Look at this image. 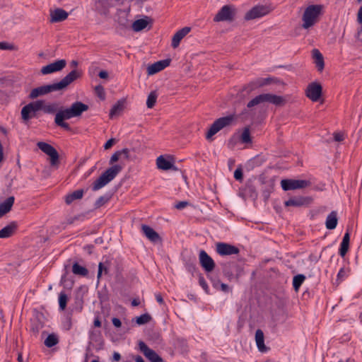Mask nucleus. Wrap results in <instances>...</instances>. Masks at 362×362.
Instances as JSON below:
<instances>
[{
  "label": "nucleus",
  "mask_w": 362,
  "mask_h": 362,
  "mask_svg": "<svg viewBox=\"0 0 362 362\" xmlns=\"http://www.w3.org/2000/svg\"><path fill=\"white\" fill-rule=\"evenodd\" d=\"M45 95L44 86H40L35 88H33L29 94L30 99H35L40 95Z\"/></svg>",
  "instance_id": "58836bf2"
},
{
  "label": "nucleus",
  "mask_w": 362,
  "mask_h": 362,
  "mask_svg": "<svg viewBox=\"0 0 362 362\" xmlns=\"http://www.w3.org/2000/svg\"><path fill=\"white\" fill-rule=\"evenodd\" d=\"M273 11V8L270 5L258 4L250 9L245 15V21H251L264 17Z\"/></svg>",
  "instance_id": "423d86ee"
},
{
  "label": "nucleus",
  "mask_w": 362,
  "mask_h": 362,
  "mask_svg": "<svg viewBox=\"0 0 362 362\" xmlns=\"http://www.w3.org/2000/svg\"><path fill=\"white\" fill-rule=\"evenodd\" d=\"M98 76L100 78H103V79L107 78H108V73L106 71H100L99 72V74H98Z\"/></svg>",
  "instance_id": "69168bd1"
},
{
  "label": "nucleus",
  "mask_w": 362,
  "mask_h": 362,
  "mask_svg": "<svg viewBox=\"0 0 362 362\" xmlns=\"http://www.w3.org/2000/svg\"><path fill=\"white\" fill-rule=\"evenodd\" d=\"M111 198V196L109 194H105L103 196H100L98 199L95 201L94 204L95 209H99L103 205H105L106 203H107Z\"/></svg>",
  "instance_id": "4c0bfd02"
},
{
  "label": "nucleus",
  "mask_w": 362,
  "mask_h": 362,
  "mask_svg": "<svg viewBox=\"0 0 362 362\" xmlns=\"http://www.w3.org/2000/svg\"><path fill=\"white\" fill-rule=\"evenodd\" d=\"M235 120L233 115H227L216 119L206 134V139H210L214 135L225 127H230Z\"/></svg>",
  "instance_id": "39448f33"
},
{
  "label": "nucleus",
  "mask_w": 362,
  "mask_h": 362,
  "mask_svg": "<svg viewBox=\"0 0 362 362\" xmlns=\"http://www.w3.org/2000/svg\"><path fill=\"white\" fill-rule=\"evenodd\" d=\"M115 143V139L112 138V139L107 140L106 141V143L105 144V145H104V148L105 150H107V149L110 148L113 146V144Z\"/></svg>",
  "instance_id": "13d9d810"
},
{
  "label": "nucleus",
  "mask_w": 362,
  "mask_h": 362,
  "mask_svg": "<svg viewBox=\"0 0 362 362\" xmlns=\"http://www.w3.org/2000/svg\"><path fill=\"white\" fill-rule=\"evenodd\" d=\"M157 97L158 95L156 91H151L149 93L146 100V106L148 108H152L154 107L156 103Z\"/></svg>",
  "instance_id": "ea45409f"
},
{
  "label": "nucleus",
  "mask_w": 362,
  "mask_h": 362,
  "mask_svg": "<svg viewBox=\"0 0 362 362\" xmlns=\"http://www.w3.org/2000/svg\"><path fill=\"white\" fill-rule=\"evenodd\" d=\"M190 27H184L182 29L177 31L173 36L171 46L173 48H177L180 41L190 32Z\"/></svg>",
  "instance_id": "aec40b11"
},
{
  "label": "nucleus",
  "mask_w": 362,
  "mask_h": 362,
  "mask_svg": "<svg viewBox=\"0 0 362 362\" xmlns=\"http://www.w3.org/2000/svg\"><path fill=\"white\" fill-rule=\"evenodd\" d=\"M156 165L159 169L168 170H173L174 171L178 170V168L173 165V163L166 160L163 156H160L156 159Z\"/></svg>",
  "instance_id": "4be33fe9"
},
{
  "label": "nucleus",
  "mask_w": 362,
  "mask_h": 362,
  "mask_svg": "<svg viewBox=\"0 0 362 362\" xmlns=\"http://www.w3.org/2000/svg\"><path fill=\"white\" fill-rule=\"evenodd\" d=\"M322 93V87L320 83L312 82L305 89V95L313 102L320 100Z\"/></svg>",
  "instance_id": "9b49d317"
},
{
  "label": "nucleus",
  "mask_w": 362,
  "mask_h": 362,
  "mask_svg": "<svg viewBox=\"0 0 362 362\" xmlns=\"http://www.w3.org/2000/svg\"><path fill=\"white\" fill-rule=\"evenodd\" d=\"M72 272L76 275L86 276L88 274V270L85 267L75 262L72 266Z\"/></svg>",
  "instance_id": "473e14b6"
},
{
  "label": "nucleus",
  "mask_w": 362,
  "mask_h": 362,
  "mask_svg": "<svg viewBox=\"0 0 362 362\" xmlns=\"http://www.w3.org/2000/svg\"><path fill=\"white\" fill-rule=\"evenodd\" d=\"M281 185L284 191L303 189L310 185V182L304 180L285 179L281 181Z\"/></svg>",
  "instance_id": "9d476101"
},
{
  "label": "nucleus",
  "mask_w": 362,
  "mask_h": 362,
  "mask_svg": "<svg viewBox=\"0 0 362 362\" xmlns=\"http://www.w3.org/2000/svg\"><path fill=\"white\" fill-rule=\"evenodd\" d=\"M40 103L41 110L45 113L53 114L57 110V105L56 103L45 104L44 100H37Z\"/></svg>",
  "instance_id": "7c9ffc66"
},
{
  "label": "nucleus",
  "mask_w": 362,
  "mask_h": 362,
  "mask_svg": "<svg viewBox=\"0 0 362 362\" xmlns=\"http://www.w3.org/2000/svg\"><path fill=\"white\" fill-rule=\"evenodd\" d=\"M240 140L243 144H249L252 142L250 129L249 127H246L243 129V131L240 136Z\"/></svg>",
  "instance_id": "e433bc0d"
},
{
  "label": "nucleus",
  "mask_w": 362,
  "mask_h": 362,
  "mask_svg": "<svg viewBox=\"0 0 362 362\" xmlns=\"http://www.w3.org/2000/svg\"><path fill=\"white\" fill-rule=\"evenodd\" d=\"M83 218H84V216L82 214L75 216L74 217H71V218H69V219H67V223L72 224L76 221L83 220Z\"/></svg>",
  "instance_id": "4d7b16f0"
},
{
  "label": "nucleus",
  "mask_w": 362,
  "mask_h": 362,
  "mask_svg": "<svg viewBox=\"0 0 362 362\" xmlns=\"http://www.w3.org/2000/svg\"><path fill=\"white\" fill-rule=\"evenodd\" d=\"M151 320V316L148 313H144L136 317V323L138 325H144Z\"/></svg>",
  "instance_id": "79ce46f5"
},
{
  "label": "nucleus",
  "mask_w": 362,
  "mask_h": 362,
  "mask_svg": "<svg viewBox=\"0 0 362 362\" xmlns=\"http://www.w3.org/2000/svg\"><path fill=\"white\" fill-rule=\"evenodd\" d=\"M18 228V224L12 221L8 225L0 230V238H8L15 234Z\"/></svg>",
  "instance_id": "412c9836"
},
{
  "label": "nucleus",
  "mask_w": 362,
  "mask_h": 362,
  "mask_svg": "<svg viewBox=\"0 0 362 362\" xmlns=\"http://www.w3.org/2000/svg\"><path fill=\"white\" fill-rule=\"evenodd\" d=\"M189 205V203L188 202H187V201H182V202H177L175 205V209H177L178 210H181V209H183L184 208H185L186 206H187Z\"/></svg>",
  "instance_id": "6e6d98bb"
},
{
  "label": "nucleus",
  "mask_w": 362,
  "mask_h": 362,
  "mask_svg": "<svg viewBox=\"0 0 362 362\" xmlns=\"http://www.w3.org/2000/svg\"><path fill=\"white\" fill-rule=\"evenodd\" d=\"M357 21L358 23L362 24V6L359 8L358 11Z\"/></svg>",
  "instance_id": "0e129e2a"
},
{
  "label": "nucleus",
  "mask_w": 362,
  "mask_h": 362,
  "mask_svg": "<svg viewBox=\"0 0 362 362\" xmlns=\"http://www.w3.org/2000/svg\"><path fill=\"white\" fill-rule=\"evenodd\" d=\"M13 49V45L6 42H0V49L11 50Z\"/></svg>",
  "instance_id": "5fc2aeb1"
},
{
  "label": "nucleus",
  "mask_w": 362,
  "mask_h": 362,
  "mask_svg": "<svg viewBox=\"0 0 362 362\" xmlns=\"http://www.w3.org/2000/svg\"><path fill=\"white\" fill-rule=\"evenodd\" d=\"M141 230L144 235L152 243H160L162 241V238L159 235V234L153 230L151 227L148 225L142 224L141 225Z\"/></svg>",
  "instance_id": "a211bd4d"
},
{
  "label": "nucleus",
  "mask_w": 362,
  "mask_h": 362,
  "mask_svg": "<svg viewBox=\"0 0 362 362\" xmlns=\"http://www.w3.org/2000/svg\"><path fill=\"white\" fill-rule=\"evenodd\" d=\"M68 296L64 292H61L59 295V305L62 310H64L67 305Z\"/></svg>",
  "instance_id": "a19ab883"
},
{
  "label": "nucleus",
  "mask_w": 362,
  "mask_h": 362,
  "mask_svg": "<svg viewBox=\"0 0 362 362\" xmlns=\"http://www.w3.org/2000/svg\"><path fill=\"white\" fill-rule=\"evenodd\" d=\"M305 279L303 274H297L293 279V287L296 291H298Z\"/></svg>",
  "instance_id": "f704fd0d"
},
{
  "label": "nucleus",
  "mask_w": 362,
  "mask_h": 362,
  "mask_svg": "<svg viewBox=\"0 0 362 362\" xmlns=\"http://www.w3.org/2000/svg\"><path fill=\"white\" fill-rule=\"evenodd\" d=\"M88 105L76 101L71 104L70 107L59 110L55 115V120H66L72 117H79L88 110Z\"/></svg>",
  "instance_id": "f257e3e1"
},
{
  "label": "nucleus",
  "mask_w": 362,
  "mask_h": 362,
  "mask_svg": "<svg viewBox=\"0 0 362 362\" xmlns=\"http://www.w3.org/2000/svg\"><path fill=\"white\" fill-rule=\"evenodd\" d=\"M66 65L65 59H59L53 63L49 64L43 66L41 69V73L44 75L49 74L54 72L62 70Z\"/></svg>",
  "instance_id": "2eb2a0df"
},
{
  "label": "nucleus",
  "mask_w": 362,
  "mask_h": 362,
  "mask_svg": "<svg viewBox=\"0 0 362 362\" xmlns=\"http://www.w3.org/2000/svg\"><path fill=\"white\" fill-rule=\"evenodd\" d=\"M255 341L258 349L262 351H266L267 350V346L264 344V333L261 329H257L255 332Z\"/></svg>",
  "instance_id": "c85d7f7f"
},
{
  "label": "nucleus",
  "mask_w": 362,
  "mask_h": 362,
  "mask_svg": "<svg viewBox=\"0 0 362 362\" xmlns=\"http://www.w3.org/2000/svg\"><path fill=\"white\" fill-rule=\"evenodd\" d=\"M82 71L79 69H74L65 76L59 82L49 85H45V94L66 88L71 83L81 78Z\"/></svg>",
  "instance_id": "f03ea898"
},
{
  "label": "nucleus",
  "mask_w": 362,
  "mask_h": 362,
  "mask_svg": "<svg viewBox=\"0 0 362 362\" xmlns=\"http://www.w3.org/2000/svg\"><path fill=\"white\" fill-rule=\"evenodd\" d=\"M263 103V100H262V94L256 96L255 98H254L253 99H252L250 102H248V103L247 104V107L248 108H251L255 105H257L260 103Z\"/></svg>",
  "instance_id": "c03bdc74"
},
{
  "label": "nucleus",
  "mask_w": 362,
  "mask_h": 362,
  "mask_svg": "<svg viewBox=\"0 0 362 362\" xmlns=\"http://www.w3.org/2000/svg\"><path fill=\"white\" fill-rule=\"evenodd\" d=\"M112 324L115 327H120L122 326L121 320L117 317H113L112 320Z\"/></svg>",
  "instance_id": "680f3d73"
},
{
  "label": "nucleus",
  "mask_w": 362,
  "mask_h": 362,
  "mask_svg": "<svg viewBox=\"0 0 362 362\" xmlns=\"http://www.w3.org/2000/svg\"><path fill=\"white\" fill-rule=\"evenodd\" d=\"M313 57L315 59V63L317 70L322 71L325 67L324 58L321 52L317 49H314L312 51Z\"/></svg>",
  "instance_id": "cd10ccee"
},
{
  "label": "nucleus",
  "mask_w": 362,
  "mask_h": 362,
  "mask_svg": "<svg viewBox=\"0 0 362 362\" xmlns=\"http://www.w3.org/2000/svg\"><path fill=\"white\" fill-rule=\"evenodd\" d=\"M262 87V83H259V79H257L256 81H251L246 86H245L243 88V92H246L247 94H250L252 91L255 90V89Z\"/></svg>",
  "instance_id": "72a5a7b5"
},
{
  "label": "nucleus",
  "mask_w": 362,
  "mask_h": 362,
  "mask_svg": "<svg viewBox=\"0 0 362 362\" xmlns=\"http://www.w3.org/2000/svg\"><path fill=\"white\" fill-rule=\"evenodd\" d=\"M52 23L61 22L66 20L68 17V13L62 8H57L50 14Z\"/></svg>",
  "instance_id": "5701e85b"
},
{
  "label": "nucleus",
  "mask_w": 362,
  "mask_h": 362,
  "mask_svg": "<svg viewBox=\"0 0 362 362\" xmlns=\"http://www.w3.org/2000/svg\"><path fill=\"white\" fill-rule=\"evenodd\" d=\"M122 170V166L118 164L113 165L107 168L102 175L93 183V191H97L107 183L112 181Z\"/></svg>",
  "instance_id": "7ed1b4c3"
},
{
  "label": "nucleus",
  "mask_w": 362,
  "mask_h": 362,
  "mask_svg": "<svg viewBox=\"0 0 362 362\" xmlns=\"http://www.w3.org/2000/svg\"><path fill=\"white\" fill-rule=\"evenodd\" d=\"M103 272H105V274H107V268L104 266L103 263L100 262L98 264V275H97L98 279H100Z\"/></svg>",
  "instance_id": "3c124183"
},
{
  "label": "nucleus",
  "mask_w": 362,
  "mask_h": 362,
  "mask_svg": "<svg viewBox=\"0 0 362 362\" xmlns=\"http://www.w3.org/2000/svg\"><path fill=\"white\" fill-rule=\"evenodd\" d=\"M37 146L42 152L50 157L51 165L56 166L59 165V153L52 145L43 141H39Z\"/></svg>",
  "instance_id": "1a4fd4ad"
},
{
  "label": "nucleus",
  "mask_w": 362,
  "mask_h": 362,
  "mask_svg": "<svg viewBox=\"0 0 362 362\" xmlns=\"http://www.w3.org/2000/svg\"><path fill=\"white\" fill-rule=\"evenodd\" d=\"M216 252L221 256L237 255L239 253L240 250L232 245L225 243H218L216 244Z\"/></svg>",
  "instance_id": "4468645a"
},
{
  "label": "nucleus",
  "mask_w": 362,
  "mask_h": 362,
  "mask_svg": "<svg viewBox=\"0 0 362 362\" xmlns=\"http://www.w3.org/2000/svg\"><path fill=\"white\" fill-rule=\"evenodd\" d=\"M213 286L216 288H218V286H220L221 287V290L224 291V292H226L228 290V286L227 284H223V283H220L219 281L214 282L213 283Z\"/></svg>",
  "instance_id": "864d4df0"
},
{
  "label": "nucleus",
  "mask_w": 362,
  "mask_h": 362,
  "mask_svg": "<svg viewBox=\"0 0 362 362\" xmlns=\"http://www.w3.org/2000/svg\"><path fill=\"white\" fill-rule=\"evenodd\" d=\"M342 241L349 243V242H350V234H349V232H346L344 234V235L343 237V239H342Z\"/></svg>",
  "instance_id": "774afa93"
},
{
  "label": "nucleus",
  "mask_w": 362,
  "mask_h": 362,
  "mask_svg": "<svg viewBox=\"0 0 362 362\" xmlns=\"http://www.w3.org/2000/svg\"><path fill=\"white\" fill-rule=\"evenodd\" d=\"M199 260L200 265L206 272H212L216 267V264L214 259L207 254L205 250H200L199 254Z\"/></svg>",
  "instance_id": "ddd939ff"
},
{
  "label": "nucleus",
  "mask_w": 362,
  "mask_h": 362,
  "mask_svg": "<svg viewBox=\"0 0 362 362\" xmlns=\"http://www.w3.org/2000/svg\"><path fill=\"white\" fill-rule=\"evenodd\" d=\"M95 93L100 100H104L105 99V92L103 86H96L95 88Z\"/></svg>",
  "instance_id": "a18cd8bd"
},
{
  "label": "nucleus",
  "mask_w": 362,
  "mask_h": 362,
  "mask_svg": "<svg viewBox=\"0 0 362 362\" xmlns=\"http://www.w3.org/2000/svg\"><path fill=\"white\" fill-rule=\"evenodd\" d=\"M139 348L141 352L146 356V358L151 362H165L162 357H160L154 350L150 349L144 341L139 342Z\"/></svg>",
  "instance_id": "f8f14e48"
},
{
  "label": "nucleus",
  "mask_w": 362,
  "mask_h": 362,
  "mask_svg": "<svg viewBox=\"0 0 362 362\" xmlns=\"http://www.w3.org/2000/svg\"><path fill=\"white\" fill-rule=\"evenodd\" d=\"M148 21L147 19L141 18L135 21L132 24V29L135 32H139L147 27Z\"/></svg>",
  "instance_id": "2f4dec72"
},
{
  "label": "nucleus",
  "mask_w": 362,
  "mask_h": 362,
  "mask_svg": "<svg viewBox=\"0 0 362 362\" xmlns=\"http://www.w3.org/2000/svg\"><path fill=\"white\" fill-rule=\"evenodd\" d=\"M121 157V154L119 151H115L111 156L109 163L110 165H113L114 163L119 160V158Z\"/></svg>",
  "instance_id": "603ef678"
},
{
  "label": "nucleus",
  "mask_w": 362,
  "mask_h": 362,
  "mask_svg": "<svg viewBox=\"0 0 362 362\" xmlns=\"http://www.w3.org/2000/svg\"><path fill=\"white\" fill-rule=\"evenodd\" d=\"M121 156H123L124 158L128 159L129 157V150L128 148H123L119 151Z\"/></svg>",
  "instance_id": "052dcab7"
},
{
  "label": "nucleus",
  "mask_w": 362,
  "mask_h": 362,
  "mask_svg": "<svg viewBox=\"0 0 362 362\" xmlns=\"http://www.w3.org/2000/svg\"><path fill=\"white\" fill-rule=\"evenodd\" d=\"M258 79L259 81V83L260 84L262 83V86L269 84L270 83V81L272 80V78H258Z\"/></svg>",
  "instance_id": "e2e57ef3"
},
{
  "label": "nucleus",
  "mask_w": 362,
  "mask_h": 362,
  "mask_svg": "<svg viewBox=\"0 0 362 362\" xmlns=\"http://www.w3.org/2000/svg\"><path fill=\"white\" fill-rule=\"evenodd\" d=\"M126 100L122 98L119 100L111 108L110 111V117L113 118L119 115L124 109Z\"/></svg>",
  "instance_id": "b1692460"
},
{
  "label": "nucleus",
  "mask_w": 362,
  "mask_h": 362,
  "mask_svg": "<svg viewBox=\"0 0 362 362\" xmlns=\"http://www.w3.org/2000/svg\"><path fill=\"white\" fill-rule=\"evenodd\" d=\"M54 122L57 126L64 129L65 130L71 131V129L69 124L64 122V120H55L54 119Z\"/></svg>",
  "instance_id": "de8ad7c7"
},
{
  "label": "nucleus",
  "mask_w": 362,
  "mask_h": 362,
  "mask_svg": "<svg viewBox=\"0 0 362 362\" xmlns=\"http://www.w3.org/2000/svg\"><path fill=\"white\" fill-rule=\"evenodd\" d=\"M349 248V243L341 241L340 247L339 250V254L341 257H344L347 253Z\"/></svg>",
  "instance_id": "49530a36"
},
{
  "label": "nucleus",
  "mask_w": 362,
  "mask_h": 362,
  "mask_svg": "<svg viewBox=\"0 0 362 362\" xmlns=\"http://www.w3.org/2000/svg\"><path fill=\"white\" fill-rule=\"evenodd\" d=\"M199 284L200 286L206 292H209V287L207 285V283L204 279V277L202 276V274H200L199 276Z\"/></svg>",
  "instance_id": "09e8293b"
},
{
  "label": "nucleus",
  "mask_w": 362,
  "mask_h": 362,
  "mask_svg": "<svg viewBox=\"0 0 362 362\" xmlns=\"http://www.w3.org/2000/svg\"><path fill=\"white\" fill-rule=\"evenodd\" d=\"M334 139L336 141H341L344 140V135L340 132L334 133Z\"/></svg>",
  "instance_id": "bf43d9fd"
},
{
  "label": "nucleus",
  "mask_w": 362,
  "mask_h": 362,
  "mask_svg": "<svg viewBox=\"0 0 362 362\" xmlns=\"http://www.w3.org/2000/svg\"><path fill=\"white\" fill-rule=\"evenodd\" d=\"M234 177L236 180L242 181L243 179V173L241 167H238L234 172Z\"/></svg>",
  "instance_id": "8fccbe9b"
},
{
  "label": "nucleus",
  "mask_w": 362,
  "mask_h": 362,
  "mask_svg": "<svg viewBox=\"0 0 362 362\" xmlns=\"http://www.w3.org/2000/svg\"><path fill=\"white\" fill-rule=\"evenodd\" d=\"M338 223L337 213L335 211H332L328 214L325 221L326 228L328 230H334Z\"/></svg>",
  "instance_id": "a878e982"
},
{
  "label": "nucleus",
  "mask_w": 362,
  "mask_h": 362,
  "mask_svg": "<svg viewBox=\"0 0 362 362\" xmlns=\"http://www.w3.org/2000/svg\"><path fill=\"white\" fill-rule=\"evenodd\" d=\"M156 299L159 304H164V300L160 293L156 294Z\"/></svg>",
  "instance_id": "338daca9"
},
{
  "label": "nucleus",
  "mask_w": 362,
  "mask_h": 362,
  "mask_svg": "<svg viewBox=\"0 0 362 362\" xmlns=\"http://www.w3.org/2000/svg\"><path fill=\"white\" fill-rule=\"evenodd\" d=\"M83 189H77L72 193L67 194L65 197V202L66 204H71L74 200L80 199L83 196Z\"/></svg>",
  "instance_id": "c756f323"
},
{
  "label": "nucleus",
  "mask_w": 362,
  "mask_h": 362,
  "mask_svg": "<svg viewBox=\"0 0 362 362\" xmlns=\"http://www.w3.org/2000/svg\"><path fill=\"white\" fill-rule=\"evenodd\" d=\"M171 59H166L163 60H160L151 64L147 68V74L148 75H153L168 66L170 64Z\"/></svg>",
  "instance_id": "f3484780"
},
{
  "label": "nucleus",
  "mask_w": 362,
  "mask_h": 362,
  "mask_svg": "<svg viewBox=\"0 0 362 362\" xmlns=\"http://www.w3.org/2000/svg\"><path fill=\"white\" fill-rule=\"evenodd\" d=\"M262 97L263 103L267 102L276 106H284L286 103V99L281 95H276L270 93H263L262 94Z\"/></svg>",
  "instance_id": "6ab92c4d"
},
{
  "label": "nucleus",
  "mask_w": 362,
  "mask_h": 362,
  "mask_svg": "<svg viewBox=\"0 0 362 362\" xmlns=\"http://www.w3.org/2000/svg\"><path fill=\"white\" fill-rule=\"evenodd\" d=\"M236 13L235 8L231 5L223 6L214 18V22L229 21L234 20Z\"/></svg>",
  "instance_id": "0eeeda50"
},
{
  "label": "nucleus",
  "mask_w": 362,
  "mask_h": 362,
  "mask_svg": "<svg viewBox=\"0 0 362 362\" xmlns=\"http://www.w3.org/2000/svg\"><path fill=\"white\" fill-rule=\"evenodd\" d=\"M41 110L40 103L38 100L31 102L21 109V118L27 122L37 117V112Z\"/></svg>",
  "instance_id": "6e6552de"
},
{
  "label": "nucleus",
  "mask_w": 362,
  "mask_h": 362,
  "mask_svg": "<svg viewBox=\"0 0 362 362\" xmlns=\"http://www.w3.org/2000/svg\"><path fill=\"white\" fill-rule=\"evenodd\" d=\"M311 201V198L308 197H294L286 201L284 204L286 206L300 207L309 205Z\"/></svg>",
  "instance_id": "dca6fc26"
},
{
  "label": "nucleus",
  "mask_w": 362,
  "mask_h": 362,
  "mask_svg": "<svg viewBox=\"0 0 362 362\" xmlns=\"http://www.w3.org/2000/svg\"><path fill=\"white\" fill-rule=\"evenodd\" d=\"M243 194L245 198H250L255 201L257 199L258 193L255 187L252 184H247L243 189Z\"/></svg>",
  "instance_id": "bb28decb"
},
{
  "label": "nucleus",
  "mask_w": 362,
  "mask_h": 362,
  "mask_svg": "<svg viewBox=\"0 0 362 362\" xmlns=\"http://www.w3.org/2000/svg\"><path fill=\"white\" fill-rule=\"evenodd\" d=\"M43 327V325L37 320H32L31 331L35 334H38L39 331Z\"/></svg>",
  "instance_id": "37998d69"
},
{
  "label": "nucleus",
  "mask_w": 362,
  "mask_h": 362,
  "mask_svg": "<svg viewBox=\"0 0 362 362\" xmlns=\"http://www.w3.org/2000/svg\"><path fill=\"white\" fill-rule=\"evenodd\" d=\"M59 343V339L54 334H50L45 340V344L47 347L51 348Z\"/></svg>",
  "instance_id": "c9c22d12"
},
{
  "label": "nucleus",
  "mask_w": 362,
  "mask_h": 362,
  "mask_svg": "<svg viewBox=\"0 0 362 362\" xmlns=\"http://www.w3.org/2000/svg\"><path fill=\"white\" fill-rule=\"evenodd\" d=\"M322 9L321 5H310L308 6L303 15L302 20L303 21L302 27L308 29L313 26L317 20L318 16L320 15Z\"/></svg>",
  "instance_id": "20e7f679"
},
{
  "label": "nucleus",
  "mask_w": 362,
  "mask_h": 362,
  "mask_svg": "<svg viewBox=\"0 0 362 362\" xmlns=\"http://www.w3.org/2000/svg\"><path fill=\"white\" fill-rule=\"evenodd\" d=\"M15 198L13 196L8 197L4 202L0 203V217L3 216L11 209Z\"/></svg>",
  "instance_id": "393cba45"
}]
</instances>
